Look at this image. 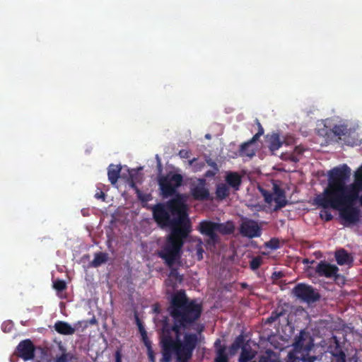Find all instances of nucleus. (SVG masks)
Here are the masks:
<instances>
[{
    "label": "nucleus",
    "instance_id": "obj_1",
    "mask_svg": "<svg viewBox=\"0 0 362 362\" xmlns=\"http://www.w3.org/2000/svg\"><path fill=\"white\" fill-rule=\"evenodd\" d=\"M202 311V304L196 299L188 298L185 290L172 294L168 312L173 324L167 320L163 322L159 337L162 354L160 362H172L173 355L177 362H189L198 344V337L197 334L187 332L181 340V330L193 327L199 320Z\"/></svg>",
    "mask_w": 362,
    "mask_h": 362
},
{
    "label": "nucleus",
    "instance_id": "obj_19",
    "mask_svg": "<svg viewBox=\"0 0 362 362\" xmlns=\"http://www.w3.org/2000/svg\"><path fill=\"white\" fill-rule=\"evenodd\" d=\"M256 141H252V139L240 145V155L241 156H247L250 158L253 157L255 155V148L254 144Z\"/></svg>",
    "mask_w": 362,
    "mask_h": 362
},
{
    "label": "nucleus",
    "instance_id": "obj_54",
    "mask_svg": "<svg viewBox=\"0 0 362 362\" xmlns=\"http://www.w3.org/2000/svg\"><path fill=\"white\" fill-rule=\"evenodd\" d=\"M205 136H206V139H210L211 138V136L209 134H206Z\"/></svg>",
    "mask_w": 362,
    "mask_h": 362
},
{
    "label": "nucleus",
    "instance_id": "obj_24",
    "mask_svg": "<svg viewBox=\"0 0 362 362\" xmlns=\"http://www.w3.org/2000/svg\"><path fill=\"white\" fill-rule=\"evenodd\" d=\"M77 357L73 353H69L66 354H60L57 356L54 360V362H72L76 361Z\"/></svg>",
    "mask_w": 362,
    "mask_h": 362
},
{
    "label": "nucleus",
    "instance_id": "obj_41",
    "mask_svg": "<svg viewBox=\"0 0 362 362\" xmlns=\"http://www.w3.org/2000/svg\"><path fill=\"white\" fill-rule=\"evenodd\" d=\"M218 171H216V170H209L204 173V177L206 178H210L214 177Z\"/></svg>",
    "mask_w": 362,
    "mask_h": 362
},
{
    "label": "nucleus",
    "instance_id": "obj_18",
    "mask_svg": "<svg viewBox=\"0 0 362 362\" xmlns=\"http://www.w3.org/2000/svg\"><path fill=\"white\" fill-rule=\"evenodd\" d=\"M335 259L339 265H350L353 262V257L344 249H340L335 252Z\"/></svg>",
    "mask_w": 362,
    "mask_h": 362
},
{
    "label": "nucleus",
    "instance_id": "obj_31",
    "mask_svg": "<svg viewBox=\"0 0 362 362\" xmlns=\"http://www.w3.org/2000/svg\"><path fill=\"white\" fill-rule=\"evenodd\" d=\"M283 311L278 312L277 310L273 311L271 315L267 318V324H272L280 316L283 315Z\"/></svg>",
    "mask_w": 362,
    "mask_h": 362
},
{
    "label": "nucleus",
    "instance_id": "obj_38",
    "mask_svg": "<svg viewBox=\"0 0 362 362\" xmlns=\"http://www.w3.org/2000/svg\"><path fill=\"white\" fill-rule=\"evenodd\" d=\"M146 346L148 348V356L149 361L151 362H156L155 354L151 349V343L148 344V346Z\"/></svg>",
    "mask_w": 362,
    "mask_h": 362
},
{
    "label": "nucleus",
    "instance_id": "obj_27",
    "mask_svg": "<svg viewBox=\"0 0 362 362\" xmlns=\"http://www.w3.org/2000/svg\"><path fill=\"white\" fill-rule=\"evenodd\" d=\"M254 354L252 353L250 349L243 347L242 351L239 358V362H247L252 359Z\"/></svg>",
    "mask_w": 362,
    "mask_h": 362
},
{
    "label": "nucleus",
    "instance_id": "obj_52",
    "mask_svg": "<svg viewBox=\"0 0 362 362\" xmlns=\"http://www.w3.org/2000/svg\"><path fill=\"white\" fill-rule=\"evenodd\" d=\"M196 160V158H193L192 160H189V164L192 165L194 161Z\"/></svg>",
    "mask_w": 362,
    "mask_h": 362
},
{
    "label": "nucleus",
    "instance_id": "obj_49",
    "mask_svg": "<svg viewBox=\"0 0 362 362\" xmlns=\"http://www.w3.org/2000/svg\"><path fill=\"white\" fill-rule=\"evenodd\" d=\"M240 286L242 288H247L249 285L246 282H242L240 283Z\"/></svg>",
    "mask_w": 362,
    "mask_h": 362
},
{
    "label": "nucleus",
    "instance_id": "obj_39",
    "mask_svg": "<svg viewBox=\"0 0 362 362\" xmlns=\"http://www.w3.org/2000/svg\"><path fill=\"white\" fill-rule=\"evenodd\" d=\"M346 356L345 352L343 354H339L337 356H333L334 362H346Z\"/></svg>",
    "mask_w": 362,
    "mask_h": 362
},
{
    "label": "nucleus",
    "instance_id": "obj_10",
    "mask_svg": "<svg viewBox=\"0 0 362 362\" xmlns=\"http://www.w3.org/2000/svg\"><path fill=\"white\" fill-rule=\"evenodd\" d=\"M351 207H356V201H360V192L362 191V165L355 173V180L353 184L349 185Z\"/></svg>",
    "mask_w": 362,
    "mask_h": 362
},
{
    "label": "nucleus",
    "instance_id": "obj_42",
    "mask_svg": "<svg viewBox=\"0 0 362 362\" xmlns=\"http://www.w3.org/2000/svg\"><path fill=\"white\" fill-rule=\"evenodd\" d=\"M178 154L182 158H188L189 157L190 153L187 150L182 149L179 151Z\"/></svg>",
    "mask_w": 362,
    "mask_h": 362
},
{
    "label": "nucleus",
    "instance_id": "obj_37",
    "mask_svg": "<svg viewBox=\"0 0 362 362\" xmlns=\"http://www.w3.org/2000/svg\"><path fill=\"white\" fill-rule=\"evenodd\" d=\"M196 250H197L196 255H197V259L202 260L203 259V252H204V250L202 248V243L197 245Z\"/></svg>",
    "mask_w": 362,
    "mask_h": 362
},
{
    "label": "nucleus",
    "instance_id": "obj_35",
    "mask_svg": "<svg viewBox=\"0 0 362 362\" xmlns=\"http://www.w3.org/2000/svg\"><path fill=\"white\" fill-rule=\"evenodd\" d=\"M320 217L321 218L325 220L326 221H331L333 218V216L332 215V214L327 210L321 211Z\"/></svg>",
    "mask_w": 362,
    "mask_h": 362
},
{
    "label": "nucleus",
    "instance_id": "obj_15",
    "mask_svg": "<svg viewBox=\"0 0 362 362\" xmlns=\"http://www.w3.org/2000/svg\"><path fill=\"white\" fill-rule=\"evenodd\" d=\"M226 184L234 191L240 189L242 177L237 172H228L225 177Z\"/></svg>",
    "mask_w": 362,
    "mask_h": 362
},
{
    "label": "nucleus",
    "instance_id": "obj_40",
    "mask_svg": "<svg viewBox=\"0 0 362 362\" xmlns=\"http://www.w3.org/2000/svg\"><path fill=\"white\" fill-rule=\"evenodd\" d=\"M206 163H207L208 165L211 167L213 170H216V171L219 170L217 163L211 158L206 159Z\"/></svg>",
    "mask_w": 362,
    "mask_h": 362
},
{
    "label": "nucleus",
    "instance_id": "obj_47",
    "mask_svg": "<svg viewBox=\"0 0 362 362\" xmlns=\"http://www.w3.org/2000/svg\"><path fill=\"white\" fill-rule=\"evenodd\" d=\"M303 151V148L300 147V146H297L295 148V152L298 153V154H301Z\"/></svg>",
    "mask_w": 362,
    "mask_h": 362
},
{
    "label": "nucleus",
    "instance_id": "obj_13",
    "mask_svg": "<svg viewBox=\"0 0 362 362\" xmlns=\"http://www.w3.org/2000/svg\"><path fill=\"white\" fill-rule=\"evenodd\" d=\"M177 267V266H172L171 267H168L170 272L168 279L165 280L166 286L171 287L173 290L176 289L184 281V276L180 274Z\"/></svg>",
    "mask_w": 362,
    "mask_h": 362
},
{
    "label": "nucleus",
    "instance_id": "obj_2",
    "mask_svg": "<svg viewBox=\"0 0 362 362\" xmlns=\"http://www.w3.org/2000/svg\"><path fill=\"white\" fill-rule=\"evenodd\" d=\"M180 195L174 199L160 202L151 207L154 221L160 228H170L164 245L158 252L168 267L181 266L182 248L192 232V222Z\"/></svg>",
    "mask_w": 362,
    "mask_h": 362
},
{
    "label": "nucleus",
    "instance_id": "obj_50",
    "mask_svg": "<svg viewBox=\"0 0 362 362\" xmlns=\"http://www.w3.org/2000/svg\"><path fill=\"white\" fill-rule=\"evenodd\" d=\"M158 168L159 173H161V171H162V165H161L160 161L159 159L158 160Z\"/></svg>",
    "mask_w": 362,
    "mask_h": 362
},
{
    "label": "nucleus",
    "instance_id": "obj_53",
    "mask_svg": "<svg viewBox=\"0 0 362 362\" xmlns=\"http://www.w3.org/2000/svg\"><path fill=\"white\" fill-rule=\"evenodd\" d=\"M4 326H5V323H4L2 325V328H3L4 331L6 332V328L4 327Z\"/></svg>",
    "mask_w": 362,
    "mask_h": 362
},
{
    "label": "nucleus",
    "instance_id": "obj_33",
    "mask_svg": "<svg viewBox=\"0 0 362 362\" xmlns=\"http://www.w3.org/2000/svg\"><path fill=\"white\" fill-rule=\"evenodd\" d=\"M259 191L263 196L265 202L267 204H271L273 201V194L263 188H259Z\"/></svg>",
    "mask_w": 362,
    "mask_h": 362
},
{
    "label": "nucleus",
    "instance_id": "obj_30",
    "mask_svg": "<svg viewBox=\"0 0 362 362\" xmlns=\"http://www.w3.org/2000/svg\"><path fill=\"white\" fill-rule=\"evenodd\" d=\"M53 288L57 291H63L66 289V282L62 279H57L53 282Z\"/></svg>",
    "mask_w": 362,
    "mask_h": 362
},
{
    "label": "nucleus",
    "instance_id": "obj_5",
    "mask_svg": "<svg viewBox=\"0 0 362 362\" xmlns=\"http://www.w3.org/2000/svg\"><path fill=\"white\" fill-rule=\"evenodd\" d=\"M182 175L173 171L168 173L165 175H159L158 177V183L162 197L168 198L173 197L171 199H174L180 195L184 201L183 204L185 206L186 212L188 213L185 195L177 192V188L182 185Z\"/></svg>",
    "mask_w": 362,
    "mask_h": 362
},
{
    "label": "nucleus",
    "instance_id": "obj_34",
    "mask_svg": "<svg viewBox=\"0 0 362 362\" xmlns=\"http://www.w3.org/2000/svg\"><path fill=\"white\" fill-rule=\"evenodd\" d=\"M257 122V124L258 126V132L257 133H256L252 138V141H257L259 140V137L263 135L264 134V129L262 126V124H260V122H259L258 119L256 120Z\"/></svg>",
    "mask_w": 362,
    "mask_h": 362
},
{
    "label": "nucleus",
    "instance_id": "obj_8",
    "mask_svg": "<svg viewBox=\"0 0 362 362\" xmlns=\"http://www.w3.org/2000/svg\"><path fill=\"white\" fill-rule=\"evenodd\" d=\"M35 349L33 342L30 339H26L20 341L15 349L14 354L24 361H31L35 358Z\"/></svg>",
    "mask_w": 362,
    "mask_h": 362
},
{
    "label": "nucleus",
    "instance_id": "obj_43",
    "mask_svg": "<svg viewBox=\"0 0 362 362\" xmlns=\"http://www.w3.org/2000/svg\"><path fill=\"white\" fill-rule=\"evenodd\" d=\"M57 345H58V349L61 352V354H66L69 353V352H67L66 347L63 345L62 341L58 342Z\"/></svg>",
    "mask_w": 362,
    "mask_h": 362
},
{
    "label": "nucleus",
    "instance_id": "obj_23",
    "mask_svg": "<svg viewBox=\"0 0 362 362\" xmlns=\"http://www.w3.org/2000/svg\"><path fill=\"white\" fill-rule=\"evenodd\" d=\"M333 339V344H329L328 347L329 352L332 357L337 356V355H339V354L344 353L337 337H334Z\"/></svg>",
    "mask_w": 362,
    "mask_h": 362
},
{
    "label": "nucleus",
    "instance_id": "obj_51",
    "mask_svg": "<svg viewBox=\"0 0 362 362\" xmlns=\"http://www.w3.org/2000/svg\"><path fill=\"white\" fill-rule=\"evenodd\" d=\"M273 275H275L276 277L280 278L282 276V274L281 272H274Z\"/></svg>",
    "mask_w": 362,
    "mask_h": 362
},
{
    "label": "nucleus",
    "instance_id": "obj_46",
    "mask_svg": "<svg viewBox=\"0 0 362 362\" xmlns=\"http://www.w3.org/2000/svg\"><path fill=\"white\" fill-rule=\"evenodd\" d=\"M214 346L216 348V349L218 350V349L221 348V346H222L221 345V340L219 339H218L215 343H214Z\"/></svg>",
    "mask_w": 362,
    "mask_h": 362
},
{
    "label": "nucleus",
    "instance_id": "obj_4",
    "mask_svg": "<svg viewBox=\"0 0 362 362\" xmlns=\"http://www.w3.org/2000/svg\"><path fill=\"white\" fill-rule=\"evenodd\" d=\"M197 230L201 234L208 238L206 240V245L209 249L215 248L221 242V238L217 233L223 235H230L234 233L235 226L233 221H227L224 223H216L209 220H204L199 222Z\"/></svg>",
    "mask_w": 362,
    "mask_h": 362
},
{
    "label": "nucleus",
    "instance_id": "obj_25",
    "mask_svg": "<svg viewBox=\"0 0 362 362\" xmlns=\"http://www.w3.org/2000/svg\"><path fill=\"white\" fill-rule=\"evenodd\" d=\"M245 347V337L243 334L238 335L233 343L231 344L230 350L233 351H236L240 348Z\"/></svg>",
    "mask_w": 362,
    "mask_h": 362
},
{
    "label": "nucleus",
    "instance_id": "obj_3",
    "mask_svg": "<svg viewBox=\"0 0 362 362\" xmlns=\"http://www.w3.org/2000/svg\"><path fill=\"white\" fill-rule=\"evenodd\" d=\"M327 176V186L315 196L313 204L338 211L346 226L356 224L360 221L361 211L358 207H351L350 188L346 185L351 176L350 168L346 164L334 167L328 171Z\"/></svg>",
    "mask_w": 362,
    "mask_h": 362
},
{
    "label": "nucleus",
    "instance_id": "obj_55",
    "mask_svg": "<svg viewBox=\"0 0 362 362\" xmlns=\"http://www.w3.org/2000/svg\"><path fill=\"white\" fill-rule=\"evenodd\" d=\"M95 320L93 319V320H91V323H95Z\"/></svg>",
    "mask_w": 362,
    "mask_h": 362
},
{
    "label": "nucleus",
    "instance_id": "obj_48",
    "mask_svg": "<svg viewBox=\"0 0 362 362\" xmlns=\"http://www.w3.org/2000/svg\"><path fill=\"white\" fill-rule=\"evenodd\" d=\"M115 362H122L121 356L119 351L116 353Z\"/></svg>",
    "mask_w": 362,
    "mask_h": 362
},
{
    "label": "nucleus",
    "instance_id": "obj_32",
    "mask_svg": "<svg viewBox=\"0 0 362 362\" xmlns=\"http://www.w3.org/2000/svg\"><path fill=\"white\" fill-rule=\"evenodd\" d=\"M332 132L334 135L341 136L346 134L347 129L342 125H336L334 127Z\"/></svg>",
    "mask_w": 362,
    "mask_h": 362
},
{
    "label": "nucleus",
    "instance_id": "obj_22",
    "mask_svg": "<svg viewBox=\"0 0 362 362\" xmlns=\"http://www.w3.org/2000/svg\"><path fill=\"white\" fill-rule=\"evenodd\" d=\"M108 256L105 252H97L95 254L94 259L90 262V265L93 267H98L101 264L105 263L107 261Z\"/></svg>",
    "mask_w": 362,
    "mask_h": 362
},
{
    "label": "nucleus",
    "instance_id": "obj_16",
    "mask_svg": "<svg viewBox=\"0 0 362 362\" xmlns=\"http://www.w3.org/2000/svg\"><path fill=\"white\" fill-rule=\"evenodd\" d=\"M265 141L272 153H274L275 151L278 150L283 144V142L281 141L280 136L277 133L267 134Z\"/></svg>",
    "mask_w": 362,
    "mask_h": 362
},
{
    "label": "nucleus",
    "instance_id": "obj_12",
    "mask_svg": "<svg viewBox=\"0 0 362 362\" xmlns=\"http://www.w3.org/2000/svg\"><path fill=\"white\" fill-rule=\"evenodd\" d=\"M206 180L204 178L199 179V185L191 189V195L194 200L204 201L209 199L210 193L205 187Z\"/></svg>",
    "mask_w": 362,
    "mask_h": 362
},
{
    "label": "nucleus",
    "instance_id": "obj_7",
    "mask_svg": "<svg viewBox=\"0 0 362 362\" xmlns=\"http://www.w3.org/2000/svg\"><path fill=\"white\" fill-rule=\"evenodd\" d=\"M294 296L303 302L308 303L317 301L320 295L313 286L305 284H298L293 289Z\"/></svg>",
    "mask_w": 362,
    "mask_h": 362
},
{
    "label": "nucleus",
    "instance_id": "obj_21",
    "mask_svg": "<svg viewBox=\"0 0 362 362\" xmlns=\"http://www.w3.org/2000/svg\"><path fill=\"white\" fill-rule=\"evenodd\" d=\"M230 195V187L226 183H218L216 187V196L219 200H223Z\"/></svg>",
    "mask_w": 362,
    "mask_h": 362
},
{
    "label": "nucleus",
    "instance_id": "obj_26",
    "mask_svg": "<svg viewBox=\"0 0 362 362\" xmlns=\"http://www.w3.org/2000/svg\"><path fill=\"white\" fill-rule=\"evenodd\" d=\"M136 325L139 327V330L141 334L142 340H143L144 343L145 344V345L148 346V344H150V341L147 337V332H146L144 325H142L141 320H139V318L137 316L136 317Z\"/></svg>",
    "mask_w": 362,
    "mask_h": 362
},
{
    "label": "nucleus",
    "instance_id": "obj_28",
    "mask_svg": "<svg viewBox=\"0 0 362 362\" xmlns=\"http://www.w3.org/2000/svg\"><path fill=\"white\" fill-rule=\"evenodd\" d=\"M216 354L217 356L215 358V362H228L225 346H221V348L218 349Z\"/></svg>",
    "mask_w": 362,
    "mask_h": 362
},
{
    "label": "nucleus",
    "instance_id": "obj_20",
    "mask_svg": "<svg viewBox=\"0 0 362 362\" xmlns=\"http://www.w3.org/2000/svg\"><path fill=\"white\" fill-rule=\"evenodd\" d=\"M108 180L112 185H115L119 177L121 167L119 165L111 164L107 169Z\"/></svg>",
    "mask_w": 362,
    "mask_h": 362
},
{
    "label": "nucleus",
    "instance_id": "obj_29",
    "mask_svg": "<svg viewBox=\"0 0 362 362\" xmlns=\"http://www.w3.org/2000/svg\"><path fill=\"white\" fill-rule=\"evenodd\" d=\"M263 263V258L261 256L254 257L250 262V268L252 271H255L259 268Z\"/></svg>",
    "mask_w": 362,
    "mask_h": 362
},
{
    "label": "nucleus",
    "instance_id": "obj_6",
    "mask_svg": "<svg viewBox=\"0 0 362 362\" xmlns=\"http://www.w3.org/2000/svg\"><path fill=\"white\" fill-rule=\"evenodd\" d=\"M304 341L303 332H301L293 344L295 353L288 354V362H314L317 359L316 356H310L308 353L313 344L305 345Z\"/></svg>",
    "mask_w": 362,
    "mask_h": 362
},
{
    "label": "nucleus",
    "instance_id": "obj_44",
    "mask_svg": "<svg viewBox=\"0 0 362 362\" xmlns=\"http://www.w3.org/2000/svg\"><path fill=\"white\" fill-rule=\"evenodd\" d=\"M258 362H272V361L269 356H262L259 357Z\"/></svg>",
    "mask_w": 362,
    "mask_h": 362
},
{
    "label": "nucleus",
    "instance_id": "obj_36",
    "mask_svg": "<svg viewBox=\"0 0 362 362\" xmlns=\"http://www.w3.org/2000/svg\"><path fill=\"white\" fill-rule=\"evenodd\" d=\"M130 177H131V180L129 182V186L131 188L134 189L135 190V192L137 193L139 197L141 199V191L140 189L137 187L136 185V182H134V180H133V175L132 174H130Z\"/></svg>",
    "mask_w": 362,
    "mask_h": 362
},
{
    "label": "nucleus",
    "instance_id": "obj_45",
    "mask_svg": "<svg viewBox=\"0 0 362 362\" xmlns=\"http://www.w3.org/2000/svg\"><path fill=\"white\" fill-rule=\"evenodd\" d=\"M105 197V194L103 192L100 191V192H98L95 194V197L96 199H104Z\"/></svg>",
    "mask_w": 362,
    "mask_h": 362
},
{
    "label": "nucleus",
    "instance_id": "obj_9",
    "mask_svg": "<svg viewBox=\"0 0 362 362\" xmlns=\"http://www.w3.org/2000/svg\"><path fill=\"white\" fill-rule=\"evenodd\" d=\"M240 233L248 238H259L262 235V228L252 219L244 218L240 225Z\"/></svg>",
    "mask_w": 362,
    "mask_h": 362
},
{
    "label": "nucleus",
    "instance_id": "obj_17",
    "mask_svg": "<svg viewBox=\"0 0 362 362\" xmlns=\"http://www.w3.org/2000/svg\"><path fill=\"white\" fill-rule=\"evenodd\" d=\"M54 327L56 332L63 335H72L76 331L68 322L61 320L57 321Z\"/></svg>",
    "mask_w": 362,
    "mask_h": 362
},
{
    "label": "nucleus",
    "instance_id": "obj_11",
    "mask_svg": "<svg viewBox=\"0 0 362 362\" xmlns=\"http://www.w3.org/2000/svg\"><path fill=\"white\" fill-rule=\"evenodd\" d=\"M316 274L319 276H324L326 278H334L337 279L339 277V268L334 264H331L326 261H320L315 269Z\"/></svg>",
    "mask_w": 362,
    "mask_h": 362
},
{
    "label": "nucleus",
    "instance_id": "obj_14",
    "mask_svg": "<svg viewBox=\"0 0 362 362\" xmlns=\"http://www.w3.org/2000/svg\"><path fill=\"white\" fill-rule=\"evenodd\" d=\"M273 191L274 195V197H273V201L276 203L274 211H277L286 206L288 204V201L286 198L285 191L278 185L274 184Z\"/></svg>",
    "mask_w": 362,
    "mask_h": 362
}]
</instances>
